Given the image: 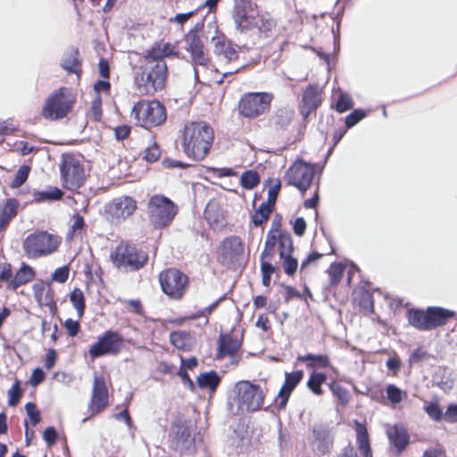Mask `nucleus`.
Masks as SVG:
<instances>
[{"label": "nucleus", "mask_w": 457, "mask_h": 457, "mask_svg": "<svg viewBox=\"0 0 457 457\" xmlns=\"http://www.w3.org/2000/svg\"><path fill=\"white\" fill-rule=\"evenodd\" d=\"M241 346V343L237 338H234L229 335H222L220 337L218 357L223 358L225 356L232 357L231 363L237 364L239 358L236 356V353Z\"/></svg>", "instance_id": "21"}, {"label": "nucleus", "mask_w": 457, "mask_h": 457, "mask_svg": "<svg viewBox=\"0 0 457 457\" xmlns=\"http://www.w3.org/2000/svg\"><path fill=\"white\" fill-rule=\"evenodd\" d=\"M165 106L158 100L150 101L144 112L143 121L145 126L155 127L166 120Z\"/></svg>", "instance_id": "17"}, {"label": "nucleus", "mask_w": 457, "mask_h": 457, "mask_svg": "<svg viewBox=\"0 0 457 457\" xmlns=\"http://www.w3.org/2000/svg\"><path fill=\"white\" fill-rule=\"evenodd\" d=\"M60 66L69 74H75L80 77L82 62L79 59V48L75 46L67 48L61 58Z\"/></svg>", "instance_id": "18"}, {"label": "nucleus", "mask_w": 457, "mask_h": 457, "mask_svg": "<svg viewBox=\"0 0 457 457\" xmlns=\"http://www.w3.org/2000/svg\"><path fill=\"white\" fill-rule=\"evenodd\" d=\"M35 273L29 266L22 265L16 272L11 284L7 286L9 289L16 290L21 285H24L34 278Z\"/></svg>", "instance_id": "31"}, {"label": "nucleus", "mask_w": 457, "mask_h": 457, "mask_svg": "<svg viewBox=\"0 0 457 457\" xmlns=\"http://www.w3.org/2000/svg\"><path fill=\"white\" fill-rule=\"evenodd\" d=\"M63 326L71 337H75L79 332L80 325L78 320H73L72 319H67L64 321Z\"/></svg>", "instance_id": "63"}, {"label": "nucleus", "mask_w": 457, "mask_h": 457, "mask_svg": "<svg viewBox=\"0 0 457 457\" xmlns=\"http://www.w3.org/2000/svg\"><path fill=\"white\" fill-rule=\"evenodd\" d=\"M325 380V374L312 373L307 382V386L315 395H320L322 394L321 385Z\"/></svg>", "instance_id": "44"}, {"label": "nucleus", "mask_w": 457, "mask_h": 457, "mask_svg": "<svg viewBox=\"0 0 457 457\" xmlns=\"http://www.w3.org/2000/svg\"><path fill=\"white\" fill-rule=\"evenodd\" d=\"M63 193L61 189L50 187L42 191L34 193V200L37 203L57 201L62 198Z\"/></svg>", "instance_id": "34"}, {"label": "nucleus", "mask_w": 457, "mask_h": 457, "mask_svg": "<svg viewBox=\"0 0 457 457\" xmlns=\"http://www.w3.org/2000/svg\"><path fill=\"white\" fill-rule=\"evenodd\" d=\"M160 156L161 150L155 141L145 150L144 159L148 162H154L158 161Z\"/></svg>", "instance_id": "55"}, {"label": "nucleus", "mask_w": 457, "mask_h": 457, "mask_svg": "<svg viewBox=\"0 0 457 457\" xmlns=\"http://www.w3.org/2000/svg\"><path fill=\"white\" fill-rule=\"evenodd\" d=\"M92 115L96 121H100L102 119V99L99 95L92 101L91 105Z\"/></svg>", "instance_id": "62"}, {"label": "nucleus", "mask_w": 457, "mask_h": 457, "mask_svg": "<svg viewBox=\"0 0 457 457\" xmlns=\"http://www.w3.org/2000/svg\"><path fill=\"white\" fill-rule=\"evenodd\" d=\"M273 95L268 92H251L245 94L239 100V113L246 118H255L270 107Z\"/></svg>", "instance_id": "9"}, {"label": "nucleus", "mask_w": 457, "mask_h": 457, "mask_svg": "<svg viewBox=\"0 0 457 457\" xmlns=\"http://www.w3.org/2000/svg\"><path fill=\"white\" fill-rule=\"evenodd\" d=\"M145 60L148 61V63H156L157 62L164 61V56L162 55L161 46L154 45L153 46L145 55Z\"/></svg>", "instance_id": "54"}, {"label": "nucleus", "mask_w": 457, "mask_h": 457, "mask_svg": "<svg viewBox=\"0 0 457 457\" xmlns=\"http://www.w3.org/2000/svg\"><path fill=\"white\" fill-rule=\"evenodd\" d=\"M323 167L318 163L306 162L302 159L295 160L286 171H322Z\"/></svg>", "instance_id": "40"}, {"label": "nucleus", "mask_w": 457, "mask_h": 457, "mask_svg": "<svg viewBox=\"0 0 457 457\" xmlns=\"http://www.w3.org/2000/svg\"><path fill=\"white\" fill-rule=\"evenodd\" d=\"M273 206L262 203L252 216V221L255 226H261L266 222L271 213Z\"/></svg>", "instance_id": "39"}, {"label": "nucleus", "mask_w": 457, "mask_h": 457, "mask_svg": "<svg viewBox=\"0 0 457 457\" xmlns=\"http://www.w3.org/2000/svg\"><path fill=\"white\" fill-rule=\"evenodd\" d=\"M252 0H234L231 12L236 29L240 33H246L256 25Z\"/></svg>", "instance_id": "11"}, {"label": "nucleus", "mask_w": 457, "mask_h": 457, "mask_svg": "<svg viewBox=\"0 0 457 457\" xmlns=\"http://www.w3.org/2000/svg\"><path fill=\"white\" fill-rule=\"evenodd\" d=\"M321 104V97L318 87L314 84L309 85L303 91L299 112L304 120L314 112Z\"/></svg>", "instance_id": "16"}, {"label": "nucleus", "mask_w": 457, "mask_h": 457, "mask_svg": "<svg viewBox=\"0 0 457 457\" xmlns=\"http://www.w3.org/2000/svg\"><path fill=\"white\" fill-rule=\"evenodd\" d=\"M454 312L441 307H428L426 311L411 310L408 312L409 323L420 330H431L444 326L454 316Z\"/></svg>", "instance_id": "4"}, {"label": "nucleus", "mask_w": 457, "mask_h": 457, "mask_svg": "<svg viewBox=\"0 0 457 457\" xmlns=\"http://www.w3.org/2000/svg\"><path fill=\"white\" fill-rule=\"evenodd\" d=\"M108 405V390L103 377L95 375L89 411L91 416L103 411Z\"/></svg>", "instance_id": "15"}, {"label": "nucleus", "mask_w": 457, "mask_h": 457, "mask_svg": "<svg viewBox=\"0 0 457 457\" xmlns=\"http://www.w3.org/2000/svg\"><path fill=\"white\" fill-rule=\"evenodd\" d=\"M191 429V422L183 417H178L173 421L170 432V440L176 449L182 451L192 444L194 439Z\"/></svg>", "instance_id": "12"}, {"label": "nucleus", "mask_w": 457, "mask_h": 457, "mask_svg": "<svg viewBox=\"0 0 457 457\" xmlns=\"http://www.w3.org/2000/svg\"><path fill=\"white\" fill-rule=\"evenodd\" d=\"M139 70L142 71L136 76L135 80L141 91L146 95H154L164 87L168 73L165 61L157 62L150 67L141 66Z\"/></svg>", "instance_id": "6"}, {"label": "nucleus", "mask_w": 457, "mask_h": 457, "mask_svg": "<svg viewBox=\"0 0 457 457\" xmlns=\"http://www.w3.org/2000/svg\"><path fill=\"white\" fill-rule=\"evenodd\" d=\"M235 397L233 402L237 411L253 412L259 411L265 399V394L260 386L249 381H239L235 386Z\"/></svg>", "instance_id": "3"}, {"label": "nucleus", "mask_w": 457, "mask_h": 457, "mask_svg": "<svg viewBox=\"0 0 457 457\" xmlns=\"http://www.w3.org/2000/svg\"><path fill=\"white\" fill-rule=\"evenodd\" d=\"M70 269L68 266H62L54 270L52 279L59 283H64L69 278Z\"/></svg>", "instance_id": "61"}, {"label": "nucleus", "mask_w": 457, "mask_h": 457, "mask_svg": "<svg viewBox=\"0 0 457 457\" xmlns=\"http://www.w3.org/2000/svg\"><path fill=\"white\" fill-rule=\"evenodd\" d=\"M428 415L435 421H440L444 419V414L439 404L436 402L429 403L425 406Z\"/></svg>", "instance_id": "52"}, {"label": "nucleus", "mask_w": 457, "mask_h": 457, "mask_svg": "<svg viewBox=\"0 0 457 457\" xmlns=\"http://www.w3.org/2000/svg\"><path fill=\"white\" fill-rule=\"evenodd\" d=\"M330 389H331L333 395L336 397H337V399L343 404H346L350 401V399H351L350 394L348 393V391L346 389L342 387L340 385H338L337 383H331Z\"/></svg>", "instance_id": "51"}, {"label": "nucleus", "mask_w": 457, "mask_h": 457, "mask_svg": "<svg viewBox=\"0 0 457 457\" xmlns=\"http://www.w3.org/2000/svg\"><path fill=\"white\" fill-rule=\"evenodd\" d=\"M76 96L67 87L54 90L46 99L42 108V116L49 120H58L65 118L73 109Z\"/></svg>", "instance_id": "2"}, {"label": "nucleus", "mask_w": 457, "mask_h": 457, "mask_svg": "<svg viewBox=\"0 0 457 457\" xmlns=\"http://www.w3.org/2000/svg\"><path fill=\"white\" fill-rule=\"evenodd\" d=\"M111 260L119 270L129 271L142 268L147 262L148 256L134 246L120 244L111 253Z\"/></svg>", "instance_id": "8"}, {"label": "nucleus", "mask_w": 457, "mask_h": 457, "mask_svg": "<svg viewBox=\"0 0 457 457\" xmlns=\"http://www.w3.org/2000/svg\"><path fill=\"white\" fill-rule=\"evenodd\" d=\"M277 236L270 232L267 235L265 246L262 253V259H270L274 253V248L277 244Z\"/></svg>", "instance_id": "49"}, {"label": "nucleus", "mask_w": 457, "mask_h": 457, "mask_svg": "<svg viewBox=\"0 0 457 457\" xmlns=\"http://www.w3.org/2000/svg\"><path fill=\"white\" fill-rule=\"evenodd\" d=\"M213 129L206 121L187 123L182 133L183 151L195 161L204 159L213 143Z\"/></svg>", "instance_id": "1"}, {"label": "nucleus", "mask_w": 457, "mask_h": 457, "mask_svg": "<svg viewBox=\"0 0 457 457\" xmlns=\"http://www.w3.org/2000/svg\"><path fill=\"white\" fill-rule=\"evenodd\" d=\"M59 171H84V169L74 154L65 153L62 154Z\"/></svg>", "instance_id": "36"}, {"label": "nucleus", "mask_w": 457, "mask_h": 457, "mask_svg": "<svg viewBox=\"0 0 457 457\" xmlns=\"http://www.w3.org/2000/svg\"><path fill=\"white\" fill-rule=\"evenodd\" d=\"M344 265L341 263H334L328 270L331 285H337L344 274Z\"/></svg>", "instance_id": "50"}, {"label": "nucleus", "mask_w": 457, "mask_h": 457, "mask_svg": "<svg viewBox=\"0 0 457 457\" xmlns=\"http://www.w3.org/2000/svg\"><path fill=\"white\" fill-rule=\"evenodd\" d=\"M294 110L287 106H282L276 110L270 119L276 129L286 130L292 122Z\"/></svg>", "instance_id": "27"}, {"label": "nucleus", "mask_w": 457, "mask_h": 457, "mask_svg": "<svg viewBox=\"0 0 457 457\" xmlns=\"http://www.w3.org/2000/svg\"><path fill=\"white\" fill-rule=\"evenodd\" d=\"M387 436L390 444L396 448L397 454H400L409 444V436L406 429L400 425L388 428Z\"/></svg>", "instance_id": "24"}, {"label": "nucleus", "mask_w": 457, "mask_h": 457, "mask_svg": "<svg viewBox=\"0 0 457 457\" xmlns=\"http://www.w3.org/2000/svg\"><path fill=\"white\" fill-rule=\"evenodd\" d=\"M278 246L280 257L291 255L293 251L292 238L288 234H280L278 237Z\"/></svg>", "instance_id": "47"}, {"label": "nucleus", "mask_w": 457, "mask_h": 457, "mask_svg": "<svg viewBox=\"0 0 457 457\" xmlns=\"http://www.w3.org/2000/svg\"><path fill=\"white\" fill-rule=\"evenodd\" d=\"M280 258L283 259V268L285 272L289 276L294 275L298 266L297 260L293 258L291 255Z\"/></svg>", "instance_id": "58"}, {"label": "nucleus", "mask_w": 457, "mask_h": 457, "mask_svg": "<svg viewBox=\"0 0 457 457\" xmlns=\"http://www.w3.org/2000/svg\"><path fill=\"white\" fill-rule=\"evenodd\" d=\"M122 342L121 337L113 331L105 332L98 341L91 345L88 350L90 356L94 359L108 353L119 352Z\"/></svg>", "instance_id": "13"}, {"label": "nucleus", "mask_w": 457, "mask_h": 457, "mask_svg": "<svg viewBox=\"0 0 457 457\" xmlns=\"http://www.w3.org/2000/svg\"><path fill=\"white\" fill-rule=\"evenodd\" d=\"M353 100L352 96L348 93H341L332 108H334L337 112L343 113L353 107Z\"/></svg>", "instance_id": "41"}, {"label": "nucleus", "mask_w": 457, "mask_h": 457, "mask_svg": "<svg viewBox=\"0 0 457 457\" xmlns=\"http://www.w3.org/2000/svg\"><path fill=\"white\" fill-rule=\"evenodd\" d=\"M33 292L36 301L40 306L49 307L51 310L55 307L54 292L50 286L45 284H35Z\"/></svg>", "instance_id": "26"}, {"label": "nucleus", "mask_w": 457, "mask_h": 457, "mask_svg": "<svg viewBox=\"0 0 457 457\" xmlns=\"http://www.w3.org/2000/svg\"><path fill=\"white\" fill-rule=\"evenodd\" d=\"M313 175L314 173H287V179L290 185L305 191L310 187Z\"/></svg>", "instance_id": "32"}, {"label": "nucleus", "mask_w": 457, "mask_h": 457, "mask_svg": "<svg viewBox=\"0 0 457 457\" xmlns=\"http://www.w3.org/2000/svg\"><path fill=\"white\" fill-rule=\"evenodd\" d=\"M219 383L220 378L214 371L202 373L197 378V385L202 388H208L211 391H214Z\"/></svg>", "instance_id": "37"}, {"label": "nucleus", "mask_w": 457, "mask_h": 457, "mask_svg": "<svg viewBox=\"0 0 457 457\" xmlns=\"http://www.w3.org/2000/svg\"><path fill=\"white\" fill-rule=\"evenodd\" d=\"M187 42L186 50L190 53L191 62L193 66H206L208 59L204 53V44L200 37H191L185 38Z\"/></svg>", "instance_id": "20"}, {"label": "nucleus", "mask_w": 457, "mask_h": 457, "mask_svg": "<svg viewBox=\"0 0 457 457\" xmlns=\"http://www.w3.org/2000/svg\"><path fill=\"white\" fill-rule=\"evenodd\" d=\"M223 255L228 259H235L241 255L244 251L242 241L237 237H228L222 245Z\"/></svg>", "instance_id": "30"}, {"label": "nucleus", "mask_w": 457, "mask_h": 457, "mask_svg": "<svg viewBox=\"0 0 457 457\" xmlns=\"http://www.w3.org/2000/svg\"><path fill=\"white\" fill-rule=\"evenodd\" d=\"M354 425L359 451L364 457H371V449L366 427L358 421H354Z\"/></svg>", "instance_id": "28"}, {"label": "nucleus", "mask_w": 457, "mask_h": 457, "mask_svg": "<svg viewBox=\"0 0 457 457\" xmlns=\"http://www.w3.org/2000/svg\"><path fill=\"white\" fill-rule=\"evenodd\" d=\"M170 340L176 348L185 351H188L193 345L190 335L183 331L170 333Z\"/></svg>", "instance_id": "33"}, {"label": "nucleus", "mask_w": 457, "mask_h": 457, "mask_svg": "<svg viewBox=\"0 0 457 457\" xmlns=\"http://www.w3.org/2000/svg\"><path fill=\"white\" fill-rule=\"evenodd\" d=\"M84 228V220L80 215H74L71 219V224L70 226L69 232L67 234L68 239H73L77 236H79Z\"/></svg>", "instance_id": "46"}, {"label": "nucleus", "mask_w": 457, "mask_h": 457, "mask_svg": "<svg viewBox=\"0 0 457 457\" xmlns=\"http://www.w3.org/2000/svg\"><path fill=\"white\" fill-rule=\"evenodd\" d=\"M19 203L12 198L0 206V232L6 228L10 220L16 216Z\"/></svg>", "instance_id": "29"}, {"label": "nucleus", "mask_w": 457, "mask_h": 457, "mask_svg": "<svg viewBox=\"0 0 457 457\" xmlns=\"http://www.w3.org/2000/svg\"><path fill=\"white\" fill-rule=\"evenodd\" d=\"M147 209L151 223L158 228L168 226L177 214V207L173 202L162 195L152 196Z\"/></svg>", "instance_id": "7"}, {"label": "nucleus", "mask_w": 457, "mask_h": 457, "mask_svg": "<svg viewBox=\"0 0 457 457\" xmlns=\"http://www.w3.org/2000/svg\"><path fill=\"white\" fill-rule=\"evenodd\" d=\"M262 284L269 286L270 283V276L274 272V267L268 262L262 259Z\"/></svg>", "instance_id": "60"}, {"label": "nucleus", "mask_w": 457, "mask_h": 457, "mask_svg": "<svg viewBox=\"0 0 457 457\" xmlns=\"http://www.w3.org/2000/svg\"><path fill=\"white\" fill-rule=\"evenodd\" d=\"M61 244L58 236L46 231L31 233L23 240L22 248L28 258L46 256L57 250Z\"/></svg>", "instance_id": "5"}, {"label": "nucleus", "mask_w": 457, "mask_h": 457, "mask_svg": "<svg viewBox=\"0 0 457 457\" xmlns=\"http://www.w3.org/2000/svg\"><path fill=\"white\" fill-rule=\"evenodd\" d=\"M241 185L245 189H253L260 181L258 173H242Z\"/></svg>", "instance_id": "56"}, {"label": "nucleus", "mask_w": 457, "mask_h": 457, "mask_svg": "<svg viewBox=\"0 0 457 457\" xmlns=\"http://www.w3.org/2000/svg\"><path fill=\"white\" fill-rule=\"evenodd\" d=\"M303 372L302 370H296L291 373H286L285 383L278 391V407L283 409L286 407L287 400L298 385V383L303 379Z\"/></svg>", "instance_id": "19"}, {"label": "nucleus", "mask_w": 457, "mask_h": 457, "mask_svg": "<svg viewBox=\"0 0 457 457\" xmlns=\"http://www.w3.org/2000/svg\"><path fill=\"white\" fill-rule=\"evenodd\" d=\"M444 420L449 423H457V404H450L447 407Z\"/></svg>", "instance_id": "64"}, {"label": "nucleus", "mask_w": 457, "mask_h": 457, "mask_svg": "<svg viewBox=\"0 0 457 457\" xmlns=\"http://www.w3.org/2000/svg\"><path fill=\"white\" fill-rule=\"evenodd\" d=\"M267 185L269 187L268 188V199L265 203L271 206H274L277 197H278V192L281 187V183H280L279 179H270L267 180Z\"/></svg>", "instance_id": "43"}, {"label": "nucleus", "mask_w": 457, "mask_h": 457, "mask_svg": "<svg viewBox=\"0 0 457 457\" xmlns=\"http://www.w3.org/2000/svg\"><path fill=\"white\" fill-rule=\"evenodd\" d=\"M298 361H310L309 365H318L320 367H328L329 365L328 357L325 354H306L303 356H299Z\"/></svg>", "instance_id": "45"}, {"label": "nucleus", "mask_w": 457, "mask_h": 457, "mask_svg": "<svg viewBox=\"0 0 457 457\" xmlns=\"http://www.w3.org/2000/svg\"><path fill=\"white\" fill-rule=\"evenodd\" d=\"M137 210V202L130 196H120L106 206V212L112 220L120 222L130 217Z\"/></svg>", "instance_id": "14"}, {"label": "nucleus", "mask_w": 457, "mask_h": 457, "mask_svg": "<svg viewBox=\"0 0 457 457\" xmlns=\"http://www.w3.org/2000/svg\"><path fill=\"white\" fill-rule=\"evenodd\" d=\"M213 53L220 61H224L225 63L232 62L239 57L237 51L233 47L231 42L224 38H217V41L214 42Z\"/></svg>", "instance_id": "23"}, {"label": "nucleus", "mask_w": 457, "mask_h": 457, "mask_svg": "<svg viewBox=\"0 0 457 457\" xmlns=\"http://www.w3.org/2000/svg\"><path fill=\"white\" fill-rule=\"evenodd\" d=\"M62 185L68 190L79 189L85 181L84 173H62Z\"/></svg>", "instance_id": "35"}, {"label": "nucleus", "mask_w": 457, "mask_h": 457, "mask_svg": "<svg viewBox=\"0 0 457 457\" xmlns=\"http://www.w3.org/2000/svg\"><path fill=\"white\" fill-rule=\"evenodd\" d=\"M160 284L164 294L172 299H180L188 283L187 277L176 269H169L160 273Z\"/></svg>", "instance_id": "10"}, {"label": "nucleus", "mask_w": 457, "mask_h": 457, "mask_svg": "<svg viewBox=\"0 0 457 457\" xmlns=\"http://www.w3.org/2000/svg\"><path fill=\"white\" fill-rule=\"evenodd\" d=\"M367 111L362 108H357L352 111L345 118V126L346 129H352L355 125H357L361 120H362L367 116Z\"/></svg>", "instance_id": "42"}, {"label": "nucleus", "mask_w": 457, "mask_h": 457, "mask_svg": "<svg viewBox=\"0 0 457 457\" xmlns=\"http://www.w3.org/2000/svg\"><path fill=\"white\" fill-rule=\"evenodd\" d=\"M312 445L313 450L320 454L328 453L333 442L329 431L323 428H315L312 430Z\"/></svg>", "instance_id": "22"}, {"label": "nucleus", "mask_w": 457, "mask_h": 457, "mask_svg": "<svg viewBox=\"0 0 457 457\" xmlns=\"http://www.w3.org/2000/svg\"><path fill=\"white\" fill-rule=\"evenodd\" d=\"M388 400L393 403H399L404 397L406 393L402 391L399 387L395 385H388L386 389Z\"/></svg>", "instance_id": "48"}, {"label": "nucleus", "mask_w": 457, "mask_h": 457, "mask_svg": "<svg viewBox=\"0 0 457 457\" xmlns=\"http://www.w3.org/2000/svg\"><path fill=\"white\" fill-rule=\"evenodd\" d=\"M25 410L32 425H37L40 422V412L33 403H28L25 405Z\"/></svg>", "instance_id": "59"}, {"label": "nucleus", "mask_w": 457, "mask_h": 457, "mask_svg": "<svg viewBox=\"0 0 457 457\" xmlns=\"http://www.w3.org/2000/svg\"><path fill=\"white\" fill-rule=\"evenodd\" d=\"M275 26V21L270 18L261 17L259 21H256L255 27L258 28L260 33L263 34L265 37H269L272 29Z\"/></svg>", "instance_id": "53"}, {"label": "nucleus", "mask_w": 457, "mask_h": 457, "mask_svg": "<svg viewBox=\"0 0 457 457\" xmlns=\"http://www.w3.org/2000/svg\"><path fill=\"white\" fill-rule=\"evenodd\" d=\"M162 168H164V169H179V170H185V169H187L192 166L189 163H187V162H184L181 161L173 160L169 157H165L162 161Z\"/></svg>", "instance_id": "57"}, {"label": "nucleus", "mask_w": 457, "mask_h": 457, "mask_svg": "<svg viewBox=\"0 0 457 457\" xmlns=\"http://www.w3.org/2000/svg\"><path fill=\"white\" fill-rule=\"evenodd\" d=\"M204 217L211 227L217 229L225 224V216L220 204L210 201L204 210Z\"/></svg>", "instance_id": "25"}, {"label": "nucleus", "mask_w": 457, "mask_h": 457, "mask_svg": "<svg viewBox=\"0 0 457 457\" xmlns=\"http://www.w3.org/2000/svg\"><path fill=\"white\" fill-rule=\"evenodd\" d=\"M70 301L75 308L79 318H82L85 312V296L82 290L79 288H74L70 293Z\"/></svg>", "instance_id": "38"}]
</instances>
